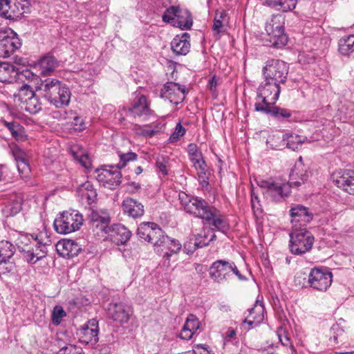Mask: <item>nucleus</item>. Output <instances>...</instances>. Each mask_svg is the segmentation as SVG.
Wrapping results in <instances>:
<instances>
[{"label": "nucleus", "instance_id": "obj_2", "mask_svg": "<svg viewBox=\"0 0 354 354\" xmlns=\"http://www.w3.org/2000/svg\"><path fill=\"white\" fill-rule=\"evenodd\" d=\"M333 274L326 268H314L306 275L304 272L297 273L295 282L303 287L309 286L319 291H326L331 285Z\"/></svg>", "mask_w": 354, "mask_h": 354}, {"label": "nucleus", "instance_id": "obj_49", "mask_svg": "<svg viewBox=\"0 0 354 354\" xmlns=\"http://www.w3.org/2000/svg\"><path fill=\"white\" fill-rule=\"evenodd\" d=\"M187 153L190 161L203 156L202 152L199 150L198 146L194 143H190L188 145Z\"/></svg>", "mask_w": 354, "mask_h": 354}, {"label": "nucleus", "instance_id": "obj_18", "mask_svg": "<svg viewBox=\"0 0 354 354\" xmlns=\"http://www.w3.org/2000/svg\"><path fill=\"white\" fill-rule=\"evenodd\" d=\"M98 322L95 319L89 320L77 332L80 342L85 344L94 345L98 342Z\"/></svg>", "mask_w": 354, "mask_h": 354}, {"label": "nucleus", "instance_id": "obj_40", "mask_svg": "<svg viewBox=\"0 0 354 354\" xmlns=\"http://www.w3.org/2000/svg\"><path fill=\"white\" fill-rule=\"evenodd\" d=\"M25 110L31 114H35L41 110L42 106L39 99L34 93L25 100Z\"/></svg>", "mask_w": 354, "mask_h": 354}, {"label": "nucleus", "instance_id": "obj_38", "mask_svg": "<svg viewBox=\"0 0 354 354\" xmlns=\"http://www.w3.org/2000/svg\"><path fill=\"white\" fill-rule=\"evenodd\" d=\"M204 223L205 224L212 225L215 227V230L223 234H227L230 230V225L227 219L221 216H216L213 212L212 218L209 221H205Z\"/></svg>", "mask_w": 354, "mask_h": 354}, {"label": "nucleus", "instance_id": "obj_45", "mask_svg": "<svg viewBox=\"0 0 354 354\" xmlns=\"http://www.w3.org/2000/svg\"><path fill=\"white\" fill-rule=\"evenodd\" d=\"M66 316V313L63 309V308L60 306H56L52 313V322L54 325H59L62 318Z\"/></svg>", "mask_w": 354, "mask_h": 354}, {"label": "nucleus", "instance_id": "obj_31", "mask_svg": "<svg viewBox=\"0 0 354 354\" xmlns=\"http://www.w3.org/2000/svg\"><path fill=\"white\" fill-rule=\"evenodd\" d=\"M18 74V68L9 62L0 63V82L12 83L16 82Z\"/></svg>", "mask_w": 354, "mask_h": 354}, {"label": "nucleus", "instance_id": "obj_54", "mask_svg": "<svg viewBox=\"0 0 354 354\" xmlns=\"http://www.w3.org/2000/svg\"><path fill=\"white\" fill-rule=\"evenodd\" d=\"M138 134L143 136H153L156 131L153 129H148L140 125L136 124L133 129Z\"/></svg>", "mask_w": 354, "mask_h": 354}, {"label": "nucleus", "instance_id": "obj_30", "mask_svg": "<svg viewBox=\"0 0 354 354\" xmlns=\"http://www.w3.org/2000/svg\"><path fill=\"white\" fill-rule=\"evenodd\" d=\"M12 36L4 37L0 41V50L3 52L4 57H10L17 49L19 48L21 44L17 34L12 31Z\"/></svg>", "mask_w": 354, "mask_h": 354}, {"label": "nucleus", "instance_id": "obj_59", "mask_svg": "<svg viewBox=\"0 0 354 354\" xmlns=\"http://www.w3.org/2000/svg\"><path fill=\"white\" fill-rule=\"evenodd\" d=\"M194 334V332H192L188 329H186L185 328H183V329L180 333V337L183 339L188 340L192 337Z\"/></svg>", "mask_w": 354, "mask_h": 354}, {"label": "nucleus", "instance_id": "obj_37", "mask_svg": "<svg viewBox=\"0 0 354 354\" xmlns=\"http://www.w3.org/2000/svg\"><path fill=\"white\" fill-rule=\"evenodd\" d=\"M304 139H306V138H303L298 134L286 133L283 135L282 142L288 148L295 151L298 149L299 146H301L304 142Z\"/></svg>", "mask_w": 354, "mask_h": 354}, {"label": "nucleus", "instance_id": "obj_55", "mask_svg": "<svg viewBox=\"0 0 354 354\" xmlns=\"http://www.w3.org/2000/svg\"><path fill=\"white\" fill-rule=\"evenodd\" d=\"M178 197L182 206L184 207L185 211H186V207H187L191 203L192 199L194 198V196H190L185 192L179 193Z\"/></svg>", "mask_w": 354, "mask_h": 354}, {"label": "nucleus", "instance_id": "obj_15", "mask_svg": "<svg viewBox=\"0 0 354 354\" xmlns=\"http://www.w3.org/2000/svg\"><path fill=\"white\" fill-rule=\"evenodd\" d=\"M213 207L202 198L195 197L192 199L189 205L186 207V212L202 218L203 221H209L212 217Z\"/></svg>", "mask_w": 354, "mask_h": 354}, {"label": "nucleus", "instance_id": "obj_53", "mask_svg": "<svg viewBox=\"0 0 354 354\" xmlns=\"http://www.w3.org/2000/svg\"><path fill=\"white\" fill-rule=\"evenodd\" d=\"M280 3L282 10L287 12L295 8L297 0H280Z\"/></svg>", "mask_w": 354, "mask_h": 354}, {"label": "nucleus", "instance_id": "obj_56", "mask_svg": "<svg viewBox=\"0 0 354 354\" xmlns=\"http://www.w3.org/2000/svg\"><path fill=\"white\" fill-rule=\"evenodd\" d=\"M193 163V166L196 171L204 170L207 168V165L203 159V156L191 161Z\"/></svg>", "mask_w": 354, "mask_h": 354}, {"label": "nucleus", "instance_id": "obj_61", "mask_svg": "<svg viewBox=\"0 0 354 354\" xmlns=\"http://www.w3.org/2000/svg\"><path fill=\"white\" fill-rule=\"evenodd\" d=\"M193 350H197L198 353H204L207 354L209 351L208 350V346L205 344H196L194 346Z\"/></svg>", "mask_w": 354, "mask_h": 354}, {"label": "nucleus", "instance_id": "obj_41", "mask_svg": "<svg viewBox=\"0 0 354 354\" xmlns=\"http://www.w3.org/2000/svg\"><path fill=\"white\" fill-rule=\"evenodd\" d=\"M17 81L23 82L27 81L28 83L35 82L37 83L39 81H41V80L39 79L38 75H35L30 70L26 68L21 71L18 69L17 77H16V82Z\"/></svg>", "mask_w": 354, "mask_h": 354}, {"label": "nucleus", "instance_id": "obj_8", "mask_svg": "<svg viewBox=\"0 0 354 354\" xmlns=\"http://www.w3.org/2000/svg\"><path fill=\"white\" fill-rule=\"evenodd\" d=\"M29 0H0V15L10 20H17L29 12Z\"/></svg>", "mask_w": 354, "mask_h": 354}, {"label": "nucleus", "instance_id": "obj_6", "mask_svg": "<svg viewBox=\"0 0 354 354\" xmlns=\"http://www.w3.org/2000/svg\"><path fill=\"white\" fill-rule=\"evenodd\" d=\"M288 71L289 67L285 62L272 59L266 62V65L262 69V74L263 79L277 83L281 86L286 82Z\"/></svg>", "mask_w": 354, "mask_h": 354}, {"label": "nucleus", "instance_id": "obj_24", "mask_svg": "<svg viewBox=\"0 0 354 354\" xmlns=\"http://www.w3.org/2000/svg\"><path fill=\"white\" fill-rule=\"evenodd\" d=\"M15 252V247L8 241L0 242V264L7 265L5 268L7 272L12 271L15 268V263L11 261Z\"/></svg>", "mask_w": 354, "mask_h": 354}, {"label": "nucleus", "instance_id": "obj_44", "mask_svg": "<svg viewBox=\"0 0 354 354\" xmlns=\"http://www.w3.org/2000/svg\"><path fill=\"white\" fill-rule=\"evenodd\" d=\"M226 17L227 12L223 10L220 12H216L212 26L213 31L216 34H219L221 32V28H223V21Z\"/></svg>", "mask_w": 354, "mask_h": 354}, {"label": "nucleus", "instance_id": "obj_32", "mask_svg": "<svg viewBox=\"0 0 354 354\" xmlns=\"http://www.w3.org/2000/svg\"><path fill=\"white\" fill-rule=\"evenodd\" d=\"M50 104L54 105L56 108H62L69 104L71 100V93L69 88L63 83L60 89H57L55 93Z\"/></svg>", "mask_w": 354, "mask_h": 354}, {"label": "nucleus", "instance_id": "obj_63", "mask_svg": "<svg viewBox=\"0 0 354 354\" xmlns=\"http://www.w3.org/2000/svg\"><path fill=\"white\" fill-rule=\"evenodd\" d=\"M129 186L132 189L130 190L131 193H135L136 191L140 189V185L136 182H131L129 183Z\"/></svg>", "mask_w": 354, "mask_h": 354}, {"label": "nucleus", "instance_id": "obj_13", "mask_svg": "<svg viewBox=\"0 0 354 354\" xmlns=\"http://www.w3.org/2000/svg\"><path fill=\"white\" fill-rule=\"evenodd\" d=\"M95 172L97 174L96 180L99 183L109 189H115L122 182V174L117 169H96Z\"/></svg>", "mask_w": 354, "mask_h": 354}, {"label": "nucleus", "instance_id": "obj_16", "mask_svg": "<svg viewBox=\"0 0 354 354\" xmlns=\"http://www.w3.org/2000/svg\"><path fill=\"white\" fill-rule=\"evenodd\" d=\"M266 30L272 46L281 48L287 44L288 39L283 26L276 24L274 20L272 19L270 23L266 24Z\"/></svg>", "mask_w": 354, "mask_h": 354}, {"label": "nucleus", "instance_id": "obj_9", "mask_svg": "<svg viewBox=\"0 0 354 354\" xmlns=\"http://www.w3.org/2000/svg\"><path fill=\"white\" fill-rule=\"evenodd\" d=\"M155 250L162 254L163 257L166 258L169 263L170 257L174 254H177L182 249V244L176 239L168 236L162 230L161 234L158 235L156 241L153 242Z\"/></svg>", "mask_w": 354, "mask_h": 354}, {"label": "nucleus", "instance_id": "obj_52", "mask_svg": "<svg viewBox=\"0 0 354 354\" xmlns=\"http://www.w3.org/2000/svg\"><path fill=\"white\" fill-rule=\"evenodd\" d=\"M198 180L203 187H207L209 185V177L207 174V168L204 170L197 171Z\"/></svg>", "mask_w": 354, "mask_h": 354}, {"label": "nucleus", "instance_id": "obj_43", "mask_svg": "<svg viewBox=\"0 0 354 354\" xmlns=\"http://www.w3.org/2000/svg\"><path fill=\"white\" fill-rule=\"evenodd\" d=\"M119 157L120 162L115 165H109V168H115L120 171V169L124 168L129 162L136 160L138 155L134 152H128L119 154Z\"/></svg>", "mask_w": 354, "mask_h": 354}, {"label": "nucleus", "instance_id": "obj_3", "mask_svg": "<svg viewBox=\"0 0 354 354\" xmlns=\"http://www.w3.org/2000/svg\"><path fill=\"white\" fill-rule=\"evenodd\" d=\"M289 236V248L292 254L302 255L311 250L315 238L306 228L295 225Z\"/></svg>", "mask_w": 354, "mask_h": 354}, {"label": "nucleus", "instance_id": "obj_62", "mask_svg": "<svg viewBox=\"0 0 354 354\" xmlns=\"http://www.w3.org/2000/svg\"><path fill=\"white\" fill-rule=\"evenodd\" d=\"M266 4L271 8H276L277 6H281L280 0H266Z\"/></svg>", "mask_w": 354, "mask_h": 354}, {"label": "nucleus", "instance_id": "obj_42", "mask_svg": "<svg viewBox=\"0 0 354 354\" xmlns=\"http://www.w3.org/2000/svg\"><path fill=\"white\" fill-rule=\"evenodd\" d=\"M256 308H252L248 310L249 311V315L245 318V319L243 322V327L248 330L257 326H258L260 322L262 320V317L261 316H259L258 318L253 316V313H254V311L256 310Z\"/></svg>", "mask_w": 354, "mask_h": 354}, {"label": "nucleus", "instance_id": "obj_47", "mask_svg": "<svg viewBox=\"0 0 354 354\" xmlns=\"http://www.w3.org/2000/svg\"><path fill=\"white\" fill-rule=\"evenodd\" d=\"M276 333L279 342L281 343L283 346L286 347H292L290 339L288 337V333L285 329H283L282 327L278 328Z\"/></svg>", "mask_w": 354, "mask_h": 354}, {"label": "nucleus", "instance_id": "obj_33", "mask_svg": "<svg viewBox=\"0 0 354 354\" xmlns=\"http://www.w3.org/2000/svg\"><path fill=\"white\" fill-rule=\"evenodd\" d=\"M1 124L10 132L15 140L24 141L26 139L25 129L18 122L2 120Z\"/></svg>", "mask_w": 354, "mask_h": 354}, {"label": "nucleus", "instance_id": "obj_28", "mask_svg": "<svg viewBox=\"0 0 354 354\" xmlns=\"http://www.w3.org/2000/svg\"><path fill=\"white\" fill-rule=\"evenodd\" d=\"M129 113L133 118L141 117L142 115H149L151 109L149 107L147 97L145 95H140L135 99L131 106L127 109Z\"/></svg>", "mask_w": 354, "mask_h": 354}, {"label": "nucleus", "instance_id": "obj_14", "mask_svg": "<svg viewBox=\"0 0 354 354\" xmlns=\"http://www.w3.org/2000/svg\"><path fill=\"white\" fill-rule=\"evenodd\" d=\"M187 91L185 86L176 82H167L161 89L160 95L163 98L169 100L171 103L178 105L183 102Z\"/></svg>", "mask_w": 354, "mask_h": 354}, {"label": "nucleus", "instance_id": "obj_12", "mask_svg": "<svg viewBox=\"0 0 354 354\" xmlns=\"http://www.w3.org/2000/svg\"><path fill=\"white\" fill-rule=\"evenodd\" d=\"M106 311L110 319L120 324L127 323L133 315L131 307L122 301L109 303Z\"/></svg>", "mask_w": 354, "mask_h": 354}, {"label": "nucleus", "instance_id": "obj_23", "mask_svg": "<svg viewBox=\"0 0 354 354\" xmlns=\"http://www.w3.org/2000/svg\"><path fill=\"white\" fill-rule=\"evenodd\" d=\"M62 84L63 82L56 78H46L41 81L37 91H40L41 96L50 104L56 95L57 90L60 89Z\"/></svg>", "mask_w": 354, "mask_h": 354}, {"label": "nucleus", "instance_id": "obj_21", "mask_svg": "<svg viewBox=\"0 0 354 354\" xmlns=\"http://www.w3.org/2000/svg\"><path fill=\"white\" fill-rule=\"evenodd\" d=\"M161 230L155 223L143 222L137 229V235L141 240L153 244L158 235L161 234Z\"/></svg>", "mask_w": 354, "mask_h": 354}, {"label": "nucleus", "instance_id": "obj_57", "mask_svg": "<svg viewBox=\"0 0 354 354\" xmlns=\"http://www.w3.org/2000/svg\"><path fill=\"white\" fill-rule=\"evenodd\" d=\"M72 124L74 126L75 130H82L84 129V122L82 118L79 116L74 117Z\"/></svg>", "mask_w": 354, "mask_h": 354}, {"label": "nucleus", "instance_id": "obj_4", "mask_svg": "<svg viewBox=\"0 0 354 354\" xmlns=\"http://www.w3.org/2000/svg\"><path fill=\"white\" fill-rule=\"evenodd\" d=\"M162 21L181 30H189L193 25L192 14L186 8L171 6L165 11Z\"/></svg>", "mask_w": 354, "mask_h": 354}, {"label": "nucleus", "instance_id": "obj_11", "mask_svg": "<svg viewBox=\"0 0 354 354\" xmlns=\"http://www.w3.org/2000/svg\"><path fill=\"white\" fill-rule=\"evenodd\" d=\"M257 97L263 105L275 104L281 93V86L277 83L263 80L257 88Z\"/></svg>", "mask_w": 354, "mask_h": 354}, {"label": "nucleus", "instance_id": "obj_25", "mask_svg": "<svg viewBox=\"0 0 354 354\" xmlns=\"http://www.w3.org/2000/svg\"><path fill=\"white\" fill-rule=\"evenodd\" d=\"M36 65L41 76H48L59 67V62L53 55L48 53L41 57Z\"/></svg>", "mask_w": 354, "mask_h": 354}, {"label": "nucleus", "instance_id": "obj_17", "mask_svg": "<svg viewBox=\"0 0 354 354\" xmlns=\"http://www.w3.org/2000/svg\"><path fill=\"white\" fill-rule=\"evenodd\" d=\"M231 261L226 260H216L210 266L209 270V277L218 283L225 281L230 276Z\"/></svg>", "mask_w": 354, "mask_h": 354}, {"label": "nucleus", "instance_id": "obj_35", "mask_svg": "<svg viewBox=\"0 0 354 354\" xmlns=\"http://www.w3.org/2000/svg\"><path fill=\"white\" fill-rule=\"evenodd\" d=\"M338 52L343 56H349L354 52V35H345L339 39Z\"/></svg>", "mask_w": 354, "mask_h": 354}, {"label": "nucleus", "instance_id": "obj_36", "mask_svg": "<svg viewBox=\"0 0 354 354\" xmlns=\"http://www.w3.org/2000/svg\"><path fill=\"white\" fill-rule=\"evenodd\" d=\"M207 236V233L203 232L196 236L194 243L191 241L185 243L183 247L185 252L187 254H192L196 250L207 246L208 243H205L204 241H202V238L206 237Z\"/></svg>", "mask_w": 354, "mask_h": 354}, {"label": "nucleus", "instance_id": "obj_19", "mask_svg": "<svg viewBox=\"0 0 354 354\" xmlns=\"http://www.w3.org/2000/svg\"><path fill=\"white\" fill-rule=\"evenodd\" d=\"M289 212L292 229L295 225H297V227H300L301 225H306L313 219V214L309 209L300 204L294 205Z\"/></svg>", "mask_w": 354, "mask_h": 354}, {"label": "nucleus", "instance_id": "obj_51", "mask_svg": "<svg viewBox=\"0 0 354 354\" xmlns=\"http://www.w3.org/2000/svg\"><path fill=\"white\" fill-rule=\"evenodd\" d=\"M168 160L165 157L158 158L156 166L158 172L162 175L166 176L168 174L167 171Z\"/></svg>", "mask_w": 354, "mask_h": 354}, {"label": "nucleus", "instance_id": "obj_46", "mask_svg": "<svg viewBox=\"0 0 354 354\" xmlns=\"http://www.w3.org/2000/svg\"><path fill=\"white\" fill-rule=\"evenodd\" d=\"M200 322L196 317L192 314L189 315L186 319L183 328L188 329L194 333L199 328Z\"/></svg>", "mask_w": 354, "mask_h": 354}, {"label": "nucleus", "instance_id": "obj_64", "mask_svg": "<svg viewBox=\"0 0 354 354\" xmlns=\"http://www.w3.org/2000/svg\"><path fill=\"white\" fill-rule=\"evenodd\" d=\"M209 85L210 91H214L216 89V80H215L214 77H212L211 80H209Z\"/></svg>", "mask_w": 354, "mask_h": 354}, {"label": "nucleus", "instance_id": "obj_22", "mask_svg": "<svg viewBox=\"0 0 354 354\" xmlns=\"http://www.w3.org/2000/svg\"><path fill=\"white\" fill-rule=\"evenodd\" d=\"M273 105H263L260 102H256L254 109L256 111L270 115L279 120H287L292 116V112L290 110L277 106H272Z\"/></svg>", "mask_w": 354, "mask_h": 354}, {"label": "nucleus", "instance_id": "obj_7", "mask_svg": "<svg viewBox=\"0 0 354 354\" xmlns=\"http://www.w3.org/2000/svg\"><path fill=\"white\" fill-rule=\"evenodd\" d=\"M43 233L36 234L35 236L31 235V237L36 242L35 249L31 245H26L24 247L18 246L19 250L23 253V257L29 263H35L39 260L45 257L47 254V245H49L50 241L46 236V241H44Z\"/></svg>", "mask_w": 354, "mask_h": 354}, {"label": "nucleus", "instance_id": "obj_34", "mask_svg": "<svg viewBox=\"0 0 354 354\" xmlns=\"http://www.w3.org/2000/svg\"><path fill=\"white\" fill-rule=\"evenodd\" d=\"M308 176L306 174V171L303 169L301 171L299 166L296 165L291 170L289 181L286 184H289L290 185V188L292 187H298L304 184L308 180Z\"/></svg>", "mask_w": 354, "mask_h": 354}, {"label": "nucleus", "instance_id": "obj_27", "mask_svg": "<svg viewBox=\"0 0 354 354\" xmlns=\"http://www.w3.org/2000/svg\"><path fill=\"white\" fill-rule=\"evenodd\" d=\"M122 207L124 214L133 218H140L145 213L144 205L131 198H125L122 202Z\"/></svg>", "mask_w": 354, "mask_h": 354}, {"label": "nucleus", "instance_id": "obj_60", "mask_svg": "<svg viewBox=\"0 0 354 354\" xmlns=\"http://www.w3.org/2000/svg\"><path fill=\"white\" fill-rule=\"evenodd\" d=\"M79 162L85 168H88L91 166V162L87 155H82L78 158Z\"/></svg>", "mask_w": 354, "mask_h": 354}, {"label": "nucleus", "instance_id": "obj_10", "mask_svg": "<svg viewBox=\"0 0 354 354\" xmlns=\"http://www.w3.org/2000/svg\"><path fill=\"white\" fill-rule=\"evenodd\" d=\"M259 185L263 189V194L274 202L281 201L288 197L291 192L290 185L286 183L261 180Z\"/></svg>", "mask_w": 354, "mask_h": 354}, {"label": "nucleus", "instance_id": "obj_58", "mask_svg": "<svg viewBox=\"0 0 354 354\" xmlns=\"http://www.w3.org/2000/svg\"><path fill=\"white\" fill-rule=\"evenodd\" d=\"M231 263H232V266H230L231 267L230 272H233L238 277V279L240 281H247L248 278L246 277H245L244 275H243L239 272V270H238V268H237L236 264L234 263V261H231Z\"/></svg>", "mask_w": 354, "mask_h": 354}, {"label": "nucleus", "instance_id": "obj_26", "mask_svg": "<svg viewBox=\"0 0 354 354\" xmlns=\"http://www.w3.org/2000/svg\"><path fill=\"white\" fill-rule=\"evenodd\" d=\"M56 248L60 256L68 259L77 256L82 250L80 245L71 239L59 241Z\"/></svg>", "mask_w": 354, "mask_h": 354}, {"label": "nucleus", "instance_id": "obj_20", "mask_svg": "<svg viewBox=\"0 0 354 354\" xmlns=\"http://www.w3.org/2000/svg\"><path fill=\"white\" fill-rule=\"evenodd\" d=\"M333 183L337 187L350 194H354V171L346 169L335 172L332 175Z\"/></svg>", "mask_w": 354, "mask_h": 354}, {"label": "nucleus", "instance_id": "obj_1", "mask_svg": "<svg viewBox=\"0 0 354 354\" xmlns=\"http://www.w3.org/2000/svg\"><path fill=\"white\" fill-rule=\"evenodd\" d=\"M90 221L93 227L104 232L117 245L126 244L131 236V232L124 225L120 223L110 225L111 218L107 214L101 215L97 212H92L90 215Z\"/></svg>", "mask_w": 354, "mask_h": 354}, {"label": "nucleus", "instance_id": "obj_50", "mask_svg": "<svg viewBox=\"0 0 354 354\" xmlns=\"http://www.w3.org/2000/svg\"><path fill=\"white\" fill-rule=\"evenodd\" d=\"M185 129L181 125L180 122H178L176 126L174 133L169 137V141L174 142L178 140L185 135Z\"/></svg>", "mask_w": 354, "mask_h": 354}, {"label": "nucleus", "instance_id": "obj_39", "mask_svg": "<svg viewBox=\"0 0 354 354\" xmlns=\"http://www.w3.org/2000/svg\"><path fill=\"white\" fill-rule=\"evenodd\" d=\"M82 196L85 198L88 203H93L97 197V192L93 185L88 181L82 184L79 187Z\"/></svg>", "mask_w": 354, "mask_h": 354}, {"label": "nucleus", "instance_id": "obj_5", "mask_svg": "<svg viewBox=\"0 0 354 354\" xmlns=\"http://www.w3.org/2000/svg\"><path fill=\"white\" fill-rule=\"evenodd\" d=\"M83 221V216L78 211H66L55 219L53 225L57 233L66 234L78 230Z\"/></svg>", "mask_w": 354, "mask_h": 354}, {"label": "nucleus", "instance_id": "obj_48", "mask_svg": "<svg viewBox=\"0 0 354 354\" xmlns=\"http://www.w3.org/2000/svg\"><path fill=\"white\" fill-rule=\"evenodd\" d=\"M83 350L81 347L74 344H67L61 348L57 354H82Z\"/></svg>", "mask_w": 354, "mask_h": 354}, {"label": "nucleus", "instance_id": "obj_29", "mask_svg": "<svg viewBox=\"0 0 354 354\" xmlns=\"http://www.w3.org/2000/svg\"><path fill=\"white\" fill-rule=\"evenodd\" d=\"M190 36L189 33L184 32L180 36L176 35L171 42V48L173 52L178 55H185L189 52Z\"/></svg>", "mask_w": 354, "mask_h": 354}]
</instances>
